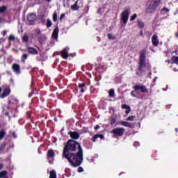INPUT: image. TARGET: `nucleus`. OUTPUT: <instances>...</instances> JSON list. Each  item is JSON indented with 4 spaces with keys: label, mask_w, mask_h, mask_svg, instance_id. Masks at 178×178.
<instances>
[{
    "label": "nucleus",
    "mask_w": 178,
    "mask_h": 178,
    "mask_svg": "<svg viewBox=\"0 0 178 178\" xmlns=\"http://www.w3.org/2000/svg\"><path fill=\"white\" fill-rule=\"evenodd\" d=\"M47 156L48 158H54V156H55V153L54 152V150H49L47 153Z\"/></svg>",
    "instance_id": "nucleus-17"
},
{
    "label": "nucleus",
    "mask_w": 178,
    "mask_h": 178,
    "mask_svg": "<svg viewBox=\"0 0 178 178\" xmlns=\"http://www.w3.org/2000/svg\"><path fill=\"white\" fill-rule=\"evenodd\" d=\"M145 51H142L139 59V70H143L145 67Z\"/></svg>",
    "instance_id": "nucleus-4"
},
{
    "label": "nucleus",
    "mask_w": 178,
    "mask_h": 178,
    "mask_svg": "<svg viewBox=\"0 0 178 178\" xmlns=\"http://www.w3.org/2000/svg\"><path fill=\"white\" fill-rule=\"evenodd\" d=\"M134 90H135V91L140 90L141 92H148L147 88L143 85H136L134 86Z\"/></svg>",
    "instance_id": "nucleus-5"
},
{
    "label": "nucleus",
    "mask_w": 178,
    "mask_h": 178,
    "mask_svg": "<svg viewBox=\"0 0 178 178\" xmlns=\"http://www.w3.org/2000/svg\"><path fill=\"white\" fill-rule=\"evenodd\" d=\"M8 172L6 171L0 172V178L5 177Z\"/></svg>",
    "instance_id": "nucleus-23"
},
{
    "label": "nucleus",
    "mask_w": 178,
    "mask_h": 178,
    "mask_svg": "<svg viewBox=\"0 0 178 178\" xmlns=\"http://www.w3.org/2000/svg\"><path fill=\"white\" fill-rule=\"evenodd\" d=\"M0 169H2V164H0Z\"/></svg>",
    "instance_id": "nucleus-50"
},
{
    "label": "nucleus",
    "mask_w": 178,
    "mask_h": 178,
    "mask_svg": "<svg viewBox=\"0 0 178 178\" xmlns=\"http://www.w3.org/2000/svg\"><path fill=\"white\" fill-rule=\"evenodd\" d=\"M83 168H81V167H79V168H78V172H79V173H81V172H83Z\"/></svg>",
    "instance_id": "nucleus-40"
},
{
    "label": "nucleus",
    "mask_w": 178,
    "mask_h": 178,
    "mask_svg": "<svg viewBox=\"0 0 178 178\" xmlns=\"http://www.w3.org/2000/svg\"><path fill=\"white\" fill-rule=\"evenodd\" d=\"M81 92H84V89L83 88H81Z\"/></svg>",
    "instance_id": "nucleus-47"
},
{
    "label": "nucleus",
    "mask_w": 178,
    "mask_h": 178,
    "mask_svg": "<svg viewBox=\"0 0 178 178\" xmlns=\"http://www.w3.org/2000/svg\"><path fill=\"white\" fill-rule=\"evenodd\" d=\"M170 10L167 8H163L161 9V13H169Z\"/></svg>",
    "instance_id": "nucleus-24"
},
{
    "label": "nucleus",
    "mask_w": 178,
    "mask_h": 178,
    "mask_svg": "<svg viewBox=\"0 0 178 178\" xmlns=\"http://www.w3.org/2000/svg\"><path fill=\"white\" fill-rule=\"evenodd\" d=\"M138 27H140V29H143L145 24H144V22H141V21H139L138 22Z\"/></svg>",
    "instance_id": "nucleus-26"
},
{
    "label": "nucleus",
    "mask_w": 178,
    "mask_h": 178,
    "mask_svg": "<svg viewBox=\"0 0 178 178\" xmlns=\"http://www.w3.org/2000/svg\"><path fill=\"white\" fill-rule=\"evenodd\" d=\"M51 26H52V22L50 19H47V27H51Z\"/></svg>",
    "instance_id": "nucleus-32"
},
{
    "label": "nucleus",
    "mask_w": 178,
    "mask_h": 178,
    "mask_svg": "<svg viewBox=\"0 0 178 178\" xmlns=\"http://www.w3.org/2000/svg\"><path fill=\"white\" fill-rule=\"evenodd\" d=\"M5 134H6V133L4 132V131H0V140H2V138H3V137H5Z\"/></svg>",
    "instance_id": "nucleus-30"
},
{
    "label": "nucleus",
    "mask_w": 178,
    "mask_h": 178,
    "mask_svg": "<svg viewBox=\"0 0 178 178\" xmlns=\"http://www.w3.org/2000/svg\"><path fill=\"white\" fill-rule=\"evenodd\" d=\"M56 20H58V14L54 13L53 15V21L56 22Z\"/></svg>",
    "instance_id": "nucleus-29"
},
{
    "label": "nucleus",
    "mask_w": 178,
    "mask_h": 178,
    "mask_svg": "<svg viewBox=\"0 0 178 178\" xmlns=\"http://www.w3.org/2000/svg\"><path fill=\"white\" fill-rule=\"evenodd\" d=\"M72 10H77L79 9V6H77V2H76L74 5L71 6Z\"/></svg>",
    "instance_id": "nucleus-21"
},
{
    "label": "nucleus",
    "mask_w": 178,
    "mask_h": 178,
    "mask_svg": "<svg viewBox=\"0 0 178 178\" xmlns=\"http://www.w3.org/2000/svg\"><path fill=\"white\" fill-rule=\"evenodd\" d=\"M172 60L174 63H176V65H178V56L177 57H172Z\"/></svg>",
    "instance_id": "nucleus-27"
},
{
    "label": "nucleus",
    "mask_w": 178,
    "mask_h": 178,
    "mask_svg": "<svg viewBox=\"0 0 178 178\" xmlns=\"http://www.w3.org/2000/svg\"><path fill=\"white\" fill-rule=\"evenodd\" d=\"M3 34H4V35L6 34V31H3Z\"/></svg>",
    "instance_id": "nucleus-49"
},
{
    "label": "nucleus",
    "mask_w": 178,
    "mask_h": 178,
    "mask_svg": "<svg viewBox=\"0 0 178 178\" xmlns=\"http://www.w3.org/2000/svg\"><path fill=\"white\" fill-rule=\"evenodd\" d=\"M65 17V14H62L60 17V19L62 20V19H63Z\"/></svg>",
    "instance_id": "nucleus-44"
},
{
    "label": "nucleus",
    "mask_w": 178,
    "mask_h": 178,
    "mask_svg": "<svg viewBox=\"0 0 178 178\" xmlns=\"http://www.w3.org/2000/svg\"><path fill=\"white\" fill-rule=\"evenodd\" d=\"M27 54H23L22 55V60H26L27 59Z\"/></svg>",
    "instance_id": "nucleus-37"
},
{
    "label": "nucleus",
    "mask_w": 178,
    "mask_h": 178,
    "mask_svg": "<svg viewBox=\"0 0 178 178\" xmlns=\"http://www.w3.org/2000/svg\"><path fill=\"white\" fill-rule=\"evenodd\" d=\"M76 149H78V151L81 149L80 144L73 140H70L67 142V145L64 148L63 155H66L69 151L74 152L76 151Z\"/></svg>",
    "instance_id": "nucleus-2"
},
{
    "label": "nucleus",
    "mask_w": 178,
    "mask_h": 178,
    "mask_svg": "<svg viewBox=\"0 0 178 178\" xmlns=\"http://www.w3.org/2000/svg\"><path fill=\"white\" fill-rule=\"evenodd\" d=\"M115 123H116V120L115 118H113L111 120V124H115Z\"/></svg>",
    "instance_id": "nucleus-39"
},
{
    "label": "nucleus",
    "mask_w": 178,
    "mask_h": 178,
    "mask_svg": "<svg viewBox=\"0 0 178 178\" xmlns=\"http://www.w3.org/2000/svg\"><path fill=\"white\" fill-rule=\"evenodd\" d=\"M98 129H99V125H96L95 127V130H98Z\"/></svg>",
    "instance_id": "nucleus-45"
},
{
    "label": "nucleus",
    "mask_w": 178,
    "mask_h": 178,
    "mask_svg": "<svg viewBox=\"0 0 178 178\" xmlns=\"http://www.w3.org/2000/svg\"><path fill=\"white\" fill-rule=\"evenodd\" d=\"M79 88H83V87H86V83H81L78 86Z\"/></svg>",
    "instance_id": "nucleus-38"
},
{
    "label": "nucleus",
    "mask_w": 178,
    "mask_h": 178,
    "mask_svg": "<svg viewBox=\"0 0 178 178\" xmlns=\"http://www.w3.org/2000/svg\"><path fill=\"white\" fill-rule=\"evenodd\" d=\"M152 4L156 8H158V6H159V5H161V1L160 0L155 1L153 3H152Z\"/></svg>",
    "instance_id": "nucleus-19"
},
{
    "label": "nucleus",
    "mask_w": 178,
    "mask_h": 178,
    "mask_svg": "<svg viewBox=\"0 0 178 178\" xmlns=\"http://www.w3.org/2000/svg\"><path fill=\"white\" fill-rule=\"evenodd\" d=\"M137 18V14H134L131 17V22H134V20H136V19Z\"/></svg>",
    "instance_id": "nucleus-31"
},
{
    "label": "nucleus",
    "mask_w": 178,
    "mask_h": 178,
    "mask_svg": "<svg viewBox=\"0 0 178 178\" xmlns=\"http://www.w3.org/2000/svg\"><path fill=\"white\" fill-rule=\"evenodd\" d=\"M152 42L154 47H158V45H159V40H158V35H153V36L152 37Z\"/></svg>",
    "instance_id": "nucleus-7"
},
{
    "label": "nucleus",
    "mask_w": 178,
    "mask_h": 178,
    "mask_svg": "<svg viewBox=\"0 0 178 178\" xmlns=\"http://www.w3.org/2000/svg\"><path fill=\"white\" fill-rule=\"evenodd\" d=\"M131 95L132 97H136V94H134V91H131Z\"/></svg>",
    "instance_id": "nucleus-43"
},
{
    "label": "nucleus",
    "mask_w": 178,
    "mask_h": 178,
    "mask_svg": "<svg viewBox=\"0 0 178 178\" xmlns=\"http://www.w3.org/2000/svg\"><path fill=\"white\" fill-rule=\"evenodd\" d=\"M108 38L109 40H115V36H113V35H112L111 33H108Z\"/></svg>",
    "instance_id": "nucleus-34"
},
{
    "label": "nucleus",
    "mask_w": 178,
    "mask_h": 178,
    "mask_svg": "<svg viewBox=\"0 0 178 178\" xmlns=\"http://www.w3.org/2000/svg\"><path fill=\"white\" fill-rule=\"evenodd\" d=\"M109 97H115V90L113 89L110 90Z\"/></svg>",
    "instance_id": "nucleus-28"
},
{
    "label": "nucleus",
    "mask_w": 178,
    "mask_h": 178,
    "mask_svg": "<svg viewBox=\"0 0 178 178\" xmlns=\"http://www.w3.org/2000/svg\"><path fill=\"white\" fill-rule=\"evenodd\" d=\"M122 109H129L130 107L126 104L122 105Z\"/></svg>",
    "instance_id": "nucleus-35"
},
{
    "label": "nucleus",
    "mask_w": 178,
    "mask_h": 178,
    "mask_svg": "<svg viewBox=\"0 0 178 178\" xmlns=\"http://www.w3.org/2000/svg\"><path fill=\"white\" fill-rule=\"evenodd\" d=\"M23 41H24V42H27V41L29 40V36H27L26 35H24L22 38Z\"/></svg>",
    "instance_id": "nucleus-33"
},
{
    "label": "nucleus",
    "mask_w": 178,
    "mask_h": 178,
    "mask_svg": "<svg viewBox=\"0 0 178 178\" xmlns=\"http://www.w3.org/2000/svg\"><path fill=\"white\" fill-rule=\"evenodd\" d=\"M58 34H59V29L56 28L53 31L52 38L57 39L58 38Z\"/></svg>",
    "instance_id": "nucleus-15"
},
{
    "label": "nucleus",
    "mask_w": 178,
    "mask_h": 178,
    "mask_svg": "<svg viewBox=\"0 0 178 178\" xmlns=\"http://www.w3.org/2000/svg\"><path fill=\"white\" fill-rule=\"evenodd\" d=\"M120 124L122 126H124L125 127H133V124H131L130 122H127L126 121H121Z\"/></svg>",
    "instance_id": "nucleus-14"
},
{
    "label": "nucleus",
    "mask_w": 178,
    "mask_h": 178,
    "mask_svg": "<svg viewBox=\"0 0 178 178\" xmlns=\"http://www.w3.org/2000/svg\"><path fill=\"white\" fill-rule=\"evenodd\" d=\"M129 16H130V8H127L121 13V20L124 24H127L129 22Z\"/></svg>",
    "instance_id": "nucleus-3"
},
{
    "label": "nucleus",
    "mask_w": 178,
    "mask_h": 178,
    "mask_svg": "<svg viewBox=\"0 0 178 178\" xmlns=\"http://www.w3.org/2000/svg\"><path fill=\"white\" fill-rule=\"evenodd\" d=\"M6 144L5 143H3V144H2L1 145V149H3V148H5V147H6Z\"/></svg>",
    "instance_id": "nucleus-42"
},
{
    "label": "nucleus",
    "mask_w": 178,
    "mask_h": 178,
    "mask_svg": "<svg viewBox=\"0 0 178 178\" xmlns=\"http://www.w3.org/2000/svg\"><path fill=\"white\" fill-rule=\"evenodd\" d=\"M46 1L47 2H51V0H44Z\"/></svg>",
    "instance_id": "nucleus-48"
},
{
    "label": "nucleus",
    "mask_w": 178,
    "mask_h": 178,
    "mask_svg": "<svg viewBox=\"0 0 178 178\" xmlns=\"http://www.w3.org/2000/svg\"><path fill=\"white\" fill-rule=\"evenodd\" d=\"M70 134V136L74 139V140H78V138H80V135L77 132H70L69 133Z\"/></svg>",
    "instance_id": "nucleus-13"
},
{
    "label": "nucleus",
    "mask_w": 178,
    "mask_h": 178,
    "mask_svg": "<svg viewBox=\"0 0 178 178\" xmlns=\"http://www.w3.org/2000/svg\"><path fill=\"white\" fill-rule=\"evenodd\" d=\"M2 91V90L0 88V92ZM10 94V88H6L3 90V94L0 95V98H5L8 97Z\"/></svg>",
    "instance_id": "nucleus-9"
},
{
    "label": "nucleus",
    "mask_w": 178,
    "mask_h": 178,
    "mask_svg": "<svg viewBox=\"0 0 178 178\" xmlns=\"http://www.w3.org/2000/svg\"><path fill=\"white\" fill-rule=\"evenodd\" d=\"M13 70L15 72V73L19 74V73H20V67L17 64H14L13 65Z\"/></svg>",
    "instance_id": "nucleus-12"
},
{
    "label": "nucleus",
    "mask_w": 178,
    "mask_h": 178,
    "mask_svg": "<svg viewBox=\"0 0 178 178\" xmlns=\"http://www.w3.org/2000/svg\"><path fill=\"white\" fill-rule=\"evenodd\" d=\"M126 113H130V108L127 109V111H125Z\"/></svg>",
    "instance_id": "nucleus-46"
},
{
    "label": "nucleus",
    "mask_w": 178,
    "mask_h": 178,
    "mask_svg": "<svg viewBox=\"0 0 178 178\" xmlns=\"http://www.w3.org/2000/svg\"><path fill=\"white\" fill-rule=\"evenodd\" d=\"M6 9H8L6 6L0 7V13H3Z\"/></svg>",
    "instance_id": "nucleus-25"
},
{
    "label": "nucleus",
    "mask_w": 178,
    "mask_h": 178,
    "mask_svg": "<svg viewBox=\"0 0 178 178\" xmlns=\"http://www.w3.org/2000/svg\"><path fill=\"white\" fill-rule=\"evenodd\" d=\"M28 51L30 54H33L34 55H35V54H37V50L33 47H29L28 49Z\"/></svg>",
    "instance_id": "nucleus-18"
},
{
    "label": "nucleus",
    "mask_w": 178,
    "mask_h": 178,
    "mask_svg": "<svg viewBox=\"0 0 178 178\" xmlns=\"http://www.w3.org/2000/svg\"><path fill=\"white\" fill-rule=\"evenodd\" d=\"M175 72H177V70H175Z\"/></svg>",
    "instance_id": "nucleus-53"
},
{
    "label": "nucleus",
    "mask_w": 178,
    "mask_h": 178,
    "mask_svg": "<svg viewBox=\"0 0 178 178\" xmlns=\"http://www.w3.org/2000/svg\"><path fill=\"white\" fill-rule=\"evenodd\" d=\"M174 15H177V13H175Z\"/></svg>",
    "instance_id": "nucleus-51"
},
{
    "label": "nucleus",
    "mask_w": 178,
    "mask_h": 178,
    "mask_svg": "<svg viewBox=\"0 0 178 178\" xmlns=\"http://www.w3.org/2000/svg\"><path fill=\"white\" fill-rule=\"evenodd\" d=\"M112 133H113L115 134V136H123L124 133V128H116L113 129Z\"/></svg>",
    "instance_id": "nucleus-6"
},
{
    "label": "nucleus",
    "mask_w": 178,
    "mask_h": 178,
    "mask_svg": "<svg viewBox=\"0 0 178 178\" xmlns=\"http://www.w3.org/2000/svg\"><path fill=\"white\" fill-rule=\"evenodd\" d=\"M156 9L152 3L146 9L147 13H154Z\"/></svg>",
    "instance_id": "nucleus-11"
},
{
    "label": "nucleus",
    "mask_w": 178,
    "mask_h": 178,
    "mask_svg": "<svg viewBox=\"0 0 178 178\" xmlns=\"http://www.w3.org/2000/svg\"><path fill=\"white\" fill-rule=\"evenodd\" d=\"M49 178H56V172L55 170H52L50 172Z\"/></svg>",
    "instance_id": "nucleus-20"
},
{
    "label": "nucleus",
    "mask_w": 178,
    "mask_h": 178,
    "mask_svg": "<svg viewBox=\"0 0 178 178\" xmlns=\"http://www.w3.org/2000/svg\"><path fill=\"white\" fill-rule=\"evenodd\" d=\"M134 147H138L140 145V143H138V142H136L134 144Z\"/></svg>",
    "instance_id": "nucleus-41"
},
{
    "label": "nucleus",
    "mask_w": 178,
    "mask_h": 178,
    "mask_svg": "<svg viewBox=\"0 0 178 178\" xmlns=\"http://www.w3.org/2000/svg\"><path fill=\"white\" fill-rule=\"evenodd\" d=\"M176 131H178V129H175Z\"/></svg>",
    "instance_id": "nucleus-52"
},
{
    "label": "nucleus",
    "mask_w": 178,
    "mask_h": 178,
    "mask_svg": "<svg viewBox=\"0 0 178 178\" xmlns=\"http://www.w3.org/2000/svg\"><path fill=\"white\" fill-rule=\"evenodd\" d=\"M97 138H101V140H103L104 138V135L102 134H97V135H95L93 136V139L92 140L94 141V143H95L97 141Z\"/></svg>",
    "instance_id": "nucleus-16"
},
{
    "label": "nucleus",
    "mask_w": 178,
    "mask_h": 178,
    "mask_svg": "<svg viewBox=\"0 0 178 178\" xmlns=\"http://www.w3.org/2000/svg\"><path fill=\"white\" fill-rule=\"evenodd\" d=\"M63 156L68 159L70 165L74 168L80 166L83 162V149H80L79 151H78L77 154L74 153L65 154H63Z\"/></svg>",
    "instance_id": "nucleus-1"
},
{
    "label": "nucleus",
    "mask_w": 178,
    "mask_h": 178,
    "mask_svg": "<svg viewBox=\"0 0 178 178\" xmlns=\"http://www.w3.org/2000/svg\"><path fill=\"white\" fill-rule=\"evenodd\" d=\"M134 119H136V116L131 115V116L128 117L127 120H128L129 122H133V120H134Z\"/></svg>",
    "instance_id": "nucleus-22"
},
{
    "label": "nucleus",
    "mask_w": 178,
    "mask_h": 178,
    "mask_svg": "<svg viewBox=\"0 0 178 178\" xmlns=\"http://www.w3.org/2000/svg\"><path fill=\"white\" fill-rule=\"evenodd\" d=\"M69 48H65L64 50H63L61 51V56L64 58V59H67V58L69 57Z\"/></svg>",
    "instance_id": "nucleus-10"
},
{
    "label": "nucleus",
    "mask_w": 178,
    "mask_h": 178,
    "mask_svg": "<svg viewBox=\"0 0 178 178\" xmlns=\"http://www.w3.org/2000/svg\"><path fill=\"white\" fill-rule=\"evenodd\" d=\"M35 14H30L27 16V20L29 24H33L34 22H35Z\"/></svg>",
    "instance_id": "nucleus-8"
},
{
    "label": "nucleus",
    "mask_w": 178,
    "mask_h": 178,
    "mask_svg": "<svg viewBox=\"0 0 178 178\" xmlns=\"http://www.w3.org/2000/svg\"><path fill=\"white\" fill-rule=\"evenodd\" d=\"M9 40L10 41H13V40H15V36L13 35H10L9 36Z\"/></svg>",
    "instance_id": "nucleus-36"
}]
</instances>
